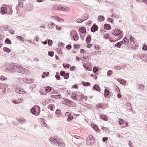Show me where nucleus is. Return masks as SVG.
<instances>
[{
	"label": "nucleus",
	"mask_w": 147,
	"mask_h": 147,
	"mask_svg": "<svg viewBox=\"0 0 147 147\" xmlns=\"http://www.w3.org/2000/svg\"><path fill=\"white\" fill-rule=\"evenodd\" d=\"M35 106V107H38L39 109H40V108L39 107V106H37V105H36V106H34L31 109V112L32 113V114H35V113H36V109H35V108H34V107Z\"/></svg>",
	"instance_id": "13"
},
{
	"label": "nucleus",
	"mask_w": 147,
	"mask_h": 147,
	"mask_svg": "<svg viewBox=\"0 0 147 147\" xmlns=\"http://www.w3.org/2000/svg\"><path fill=\"white\" fill-rule=\"evenodd\" d=\"M98 70V68L94 66L93 69V72L94 73H95Z\"/></svg>",
	"instance_id": "37"
},
{
	"label": "nucleus",
	"mask_w": 147,
	"mask_h": 147,
	"mask_svg": "<svg viewBox=\"0 0 147 147\" xmlns=\"http://www.w3.org/2000/svg\"><path fill=\"white\" fill-rule=\"evenodd\" d=\"M101 53V52L100 51H94L92 53V54H93L94 55H100Z\"/></svg>",
	"instance_id": "36"
},
{
	"label": "nucleus",
	"mask_w": 147,
	"mask_h": 147,
	"mask_svg": "<svg viewBox=\"0 0 147 147\" xmlns=\"http://www.w3.org/2000/svg\"><path fill=\"white\" fill-rule=\"evenodd\" d=\"M59 10L65 12H68L69 11V9L68 7L66 6H60Z\"/></svg>",
	"instance_id": "7"
},
{
	"label": "nucleus",
	"mask_w": 147,
	"mask_h": 147,
	"mask_svg": "<svg viewBox=\"0 0 147 147\" xmlns=\"http://www.w3.org/2000/svg\"><path fill=\"white\" fill-rule=\"evenodd\" d=\"M77 22L79 23H81L83 21L82 20V19H78L77 20H76Z\"/></svg>",
	"instance_id": "60"
},
{
	"label": "nucleus",
	"mask_w": 147,
	"mask_h": 147,
	"mask_svg": "<svg viewBox=\"0 0 147 147\" xmlns=\"http://www.w3.org/2000/svg\"><path fill=\"white\" fill-rule=\"evenodd\" d=\"M60 6H55L53 7V9L54 10H59Z\"/></svg>",
	"instance_id": "39"
},
{
	"label": "nucleus",
	"mask_w": 147,
	"mask_h": 147,
	"mask_svg": "<svg viewBox=\"0 0 147 147\" xmlns=\"http://www.w3.org/2000/svg\"><path fill=\"white\" fill-rule=\"evenodd\" d=\"M111 16L116 18H119V16L116 14H113Z\"/></svg>",
	"instance_id": "51"
},
{
	"label": "nucleus",
	"mask_w": 147,
	"mask_h": 147,
	"mask_svg": "<svg viewBox=\"0 0 147 147\" xmlns=\"http://www.w3.org/2000/svg\"><path fill=\"white\" fill-rule=\"evenodd\" d=\"M111 33L112 34H113L115 36H120L123 35V32L120 29H115L114 30H112L111 32Z\"/></svg>",
	"instance_id": "2"
},
{
	"label": "nucleus",
	"mask_w": 147,
	"mask_h": 147,
	"mask_svg": "<svg viewBox=\"0 0 147 147\" xmlns=\"http://www.w3.org/2000/svg\"><path fill=\"white\" fill-rule=\"evenodd\" d=\"M19 4L18 5L20 6V7H22L23 6V0H18Z\"/></svg>",
	"instance_id": "28"
},
{
	"label": "nucleus",
	"mask_w": 147,
	"mask_h": 147,
	"mask_svg": "<svg viewBox=\"0 0 147 147\" xmlns=\"http://www.w3.org/2000/svg\"><path fill=\"white\" fill-rule=\"evenodd\" d=\"M82 84L85 86H90V83L89 82H85L84 81L82 82Z\"/></svg>",
	"instance_id": "23"
},
{
	"label": "nucleus",
	"mask_w": 147,
	"mask_h": 147,
	"mask_svg": "<svg viewBox=\"0 0 147 147\" xmlns=\"http://www.w3.org/2000/svg\"><path fill=\"white\" fill-rule=\"evenodd\" d=\"M98 27L95 24H93L91 28V31L93 32L98 30Z\"/></svg>",
	"instance_id": "6"
},
{
	"label": "nucleus",
	"mask_w": 147,
	"mask_h": 147,
	"mask_svg": "<svg viewBox=\"0 0 147 147\" xmlns=\"http://www.w3.org/2000/svg\"><path fill=\"white\" fill-rule=\"evenodd\" d=\"M5 43L8 44H11V41L8 38H7L5 40Z\"/></svg>",
	"instance_id": "32"
},
{
	"label": "nucleus",
	"mask_w": 147,
	"mask_h": 147,
	"mask_svg": "<svg viewBox=\"0 0 147 147\" xmlns=\"http://www.w3.org/2000/svg\"><path fill=\"white\" fill-rule=\"evenodd\" d=\"M74 48H76L77 49H78L80 48V45H79L75 44L74 45Z\"/></svg>",
	"instance_id": "58"
},
{
	"label": "nucleus",
	"mask_w": 147,
	"mask_h": 147,
	"mask_svg": "<svg viewBox=\"0 0 147 147\" xmlns=\"http://www.w3.org/2000/svg\"><path fill=\"white\" fill-rule=\"evenodd\" d=\"M109 37V35L107 33L104 34V38L105 39H107Z\"/></svg>",
	"instance_id": "49"
},
{
	"label": "nucleus",
	"mask_w": 147,
	"mask_h": 147,
	"mask_svg": "<svg viewBox=\"0 0 147 147\" xmlns=\"http://www.w3.org/2000/svg\"><path fill=\"white\" fill-rule=\"evenodd\" d=\"M17 121L20 122L21 124H22L25 123V120L23 119H18Z\"/></svg>",
	"instance_id": "20"
},
{
	"label": "nucleus",
	"mask_w": 147,
	"mask_h": 147,
	"mask_svg": "<svg viewBox=\"0 0 147 147\" xmlns=\"http://www.w3.org/2000/svg\"><path fill=\"white\" fill-rule=\"evenodd\" d=\"M55 113L58 115H61V111L59 109H57Z\"/></svg>",
	"instance_id": "48"
},
{
	"label": "nucleus",
	"mask_w": 147,
	"mask_h": 147,
	"mask_svg": "<svg viewBox=\"0 0 147 147\" xmlns=\"http://www.w3.org/2000/svg\"><path fill=\"white\" fill-rule=\"evenodd\" d=\"M107 20L109 22H110L111 23H113V19L112 18H108Z\"/></svg>",
	"instance_id": "50"
},
{
	"label": "nucleus",
	"mask_w": 147,
	"mask_h": 147,
	"mask_svg": "<svg viewBox=\"0 0 147 147\" xmlns=\"http://www.w3.org/2000/svg\"><path fill=\"white\" fill-rule=\"evenodd\" d=\"M94 140V139L92 136H89L87 138V140L90 141H91L92 142H93Z\"/></svg>",
	"instance_id": "26"
},
{
	"label": "nucleus",
	"mask_w": 147,
	"mask_h": 147,
	"mask_svg": "<svg viewBox=\"0 0 147 147\" xmlns=\"http://www.w3.org/2000/svg\"><path fill=\"white\" fill-rule=\"evenodd\" d=\"M80 96L81 97V99H83L85 100H87L88 98L87 96H84L83 94H81Z\"/></svg>",
	"instance_id": "31"
},
{
	"label": "nucleus",
	"mask_w": 147,
	"mask_h": 147,
	"mask_svg": "<svg viewBox=\"0 0 147 147\" xmlns=\"http://www.w3.org/2000/svg\"><path fill=\"white\" fill-rule=\"evenodd\" d=\"M63 67L65 69H68V68L70 66V65L69 64H66L65 65V64H63Z\"/></svg>",
	"instance_id": "40"
},
{
	"label": "nucleus",
	"mask_w": 147,
	"mask_h": 147,
	"mask_svg": "<svg viewBox=\"0 0 147 147\" xmlns=\"http://www.w3.org/2000/svg\"><path fill=\"white\" fill-rule=\"evenodd\" d=\"M65 72L63 71H61L60 73V75L62 76H65Z\"/></svg>",
	"instance_id": "44"
},
{
	"label": "nucleus",
	"mask_w": 147,
	"mask_h": 147,
	"mask_svg": "<svg viewBox=\"0 0 147 147\" xmlns=\"http://www.w3.org/2000/svg\"><path fill=\"white\" fill-rule=\"evenodd\" d=\"M109 91L107 89H105L104 92V95L105 97H106L109 95Z\"/></svg>",
	"instance_id": "12"
},
{
	"label": "nucleus",
	"mask_w": 147,
	"mask_h": 147,
	"mask_svg": "<svg viewBox=\"0 0 147 147\" xmlns=\"http://www.w3.org/2000/svg\"><path fill=\"white\" fill-rule=\"evenodd\" d=\"M94 142H92V141H89L88 140H87L86 141V144H87L89 145H91L92 144H93Z\"/></svg>",
	"instance_id": "35"
},
{
	"label": "nucleus",
	"mask_w": 147,
	"mask_h": 147,
	"mask_svg": "<svg viewBox=\"0 0 147 147\" xmlns=\"http://www.w3.org/2000/svg\"><path fill=\"white\" fill-rule=\"evenodd\" d=\"M1 12L2 14H4L5 13L7 12V9L5 7H2L1 9Z\"/></svg>",
	"instance_id": "16"
},
{
	"label": "nucleus",
	"mask_w": 147,
	"mask_h": 147,
	"mask_svg": "<svg viewBox=\"0 0 147 147\" xmlns=\"http://www.w3.org/2000/svg\"><path fill=\"white\" fill-rule=\"evenodd\" d=\"M88 16L87 17V16H84L83 17L82 19V20L83 21L86 20L88 18Z\"/></svg>",
	"instance_id": "59"
},
{
	"label": "nucleus",
	"mask_w": 147,
	"mask_h": 147,
	"mask_svg": "<svg viewBox=\"0 0 147 147\" xmlns=\"http://www.w3.org/2000/svg\"><path fill=\"white\" fill-rule=\"evenodd\" d=\"M58 74V72L56 73V75H55V77L56 78L57 80H59L60 78V76L59 75H57Z\"/></svg>",
	"instance_id": "54"
},
{
	"label": "nucleus",
	"mask_w": 147,
	"mask_h": 147,
	"mask_svg": "<svg viewBox=\"0 0 147 147\" xmlns=\"http://www.w3.org/2000/svg\"><path fill=\"white\" fill-rule=\"evenodd\" d=\"M91 126L95 131H96L98 130V127L96 125L93 124H92Z\"/></svg>",
	"instance_id": "25"
},
{
	"label": "nucleus",
	"mask_w": 147,
	"mask_h": 147,
	"mask_svg": "<svg viewBox=\"0 0 147 147\" xmlns=\"http://www.w3.org/2000/svg\"><path fill=\"white\" fill-rule=\"evenodd\" d=\"M108 139V138L106 137H104L102 139V141L103 142H105Z\"/></svg>",
	"instance_id": "61"
},
{
	"label": "nucleus",
	"mask_w": 147,
	"mask_h": 147,
	"mask_svg": "<svg viewBox=\"0 0 147 147\" xmlns=\"http://www.w3.org/2000/svg\"><path fill=\"white\" fill-rule=\"evenodd\" d=\"M15 65L14 63H12L10 65L9 67L7 68V69L9 72H13L15 71H16L15 70Z\"/></svg>",
	"instance_id": "5"
},
{
	"label": "nucleus",
	"mask_w": 147,
	"mask_h": 147,
	"mask_svg": "<svg viewBox=\"0 0 147 147\" xmlns=\"http://www.w3.org/2000/svg\"><path fill=\"white\" fill-rule=\"evenodd\" d=\"M100 118L104 121H107V116L105 115H100Z\"/></svg>",
	"instance_id": "10"
},
{
	"label": "nucleus",
	"mask_w": 147,
	"mask_h": 147,
	"mask_svg": "<svg viewBox=\"0 0 147 147\" xmlns=\"http://www.w3.org/2000/svg\"><path fill=\"white\" fill-rule=\"evenodd\" d=\"M55 140L57 142L58 145L61 147H64L65 144L62 139L57 138V137H55Z\"/></svg>",
	"instance_id": "3"
},
{
	"label": "nucleus",
	"mask_w": 147,
	"mask_h": 147,
	"mask_svg": "<svg viewBox=\"0 0 147 147\" xmlns=\"http://www.w3.org/2000/svg\"><path fill=\"white\" fill-rule=\"evenodd\" d=\"M45 90L47 92H49L51 91V88L49 86H47V88L45 89Z\"/></svg>",
	"instance_id": "34"
},
{
	"label": "nucleus",
	"mask_w": 147,
	"mask_h": 147,
	"mask_svg": "<svg viewBox=\"0 0 147 147\" xmlns=\"http://www.w3.org/2000/svg\"><path fill=\"white\" fill-rule=\"evenodd\" d=\"M84 50L83 49H81L80 50V53H84Z\"/></svg>",
	"instance_id": "64"
},
{
	"label": "nucleus",
	"mask_w": 147,
	"mask_h": 147,
	"mask_svg": "<svg viewBox=\"0 0 147 147\" xmlns=\"http://www.w3.org/2000/svg\"><path fill=\"white\" fill-rule=\"evenodd\" d=\"M15 91L19 94H25L26 92L23 89L16 87L15 89Z\"/></svg>",
	"instance_id": "4"
},
{
	"label": "nucleus",
	"mask_w": 147,
	"mask_h": 147,
	"mask_svg": "<svg viewBox=\"0 0 147 147\" xmlns=\"http://www.w3.org/2000/svg\"><path fill=\"white\" fill-rule=\"evenodd\" d=\"M54 54V52L53 51H49L48 52V55L50 57H53Z\"/></svg>",
	"instance_id": "38"
},
{
	"label": "nucleus",
	"mask_w": 147,
	"mask_h": 147,
	"mask_svg": "<svg viewBox=\"0 0 147 147\" xmlns=\"http://www.w3.org/2000/svg\"><path fill=\"white\" fill-rule=\"evenodd\" d=\"M15 71L18 73L25 74H28L30 73L29 70L26 69L22 67L21 65L17 64L15 65Z\"/></svg>",
	"instance_id": "1"
},
{
	"label": "nucleus",
	"mask_w": 147,
	"mask_h": 147,
	"mask_svg": "<svg viewBox=\"0 0 147 147\" xmlns=\"http://www.w3.org/2000/svg\"><path fill=\"white\" fill-rule=\"evenodd\" d=\"M117 80L121 84H124L125 83V81L123 79L118 78V79H117Z\"/></svg>",
	"instance_id": "19"
},
{
	"label": "nucleus",
	"mask_w": 147,
	"mask_h": 147,
	"mask_svg": "<svg viewBox=\"0 0 147 147\" xmlns=\"http://www.w3.org/2000/svg\"><path fill=\"white\" fill-rule=\"evenodd\" d=\"M53 42L52 40L49 39L48 40V44L49 47H51L52 45Z\"/></svg>",
	"instance_id": "43"
},
{
	"label": "nucleus",
	"mask_w": 147,
	"mask_h": 147,
	"mask_svg": "<svg viewBox=\"0 0 147 147\" xmlns=\"http://www.w3.org/2000/svg\"><path fill=\"white\" fill-rule=\"evenodd\" d=\"M76 94L75 93H73L71 95V97L73 100H77V98L76 97Z\"/></svg>",
	"instance_id": "22"
},
{
	"label": "nucleus",
	"mask_w": 147,
	"mask_h": 147,
	"mask_svg": "<svg viewBox=\"0 0 147 147\" xmlns=\"http://www.w3.org/2000/svg\"><path fill=\"white\" fill-rule=\"evenodd\" d=\"M140 59H142L144 61H147V55L144 54L142 55L140 57Z\"/></svg>",
	"instance_id": "8"
},
{
	"label": "nucleus",
	"mask_w": 147,
	"mask_h": 147,
	"mask_svg": "<svg viewBox=\"0 0 147 147\" xmlns=\"http://www.w3.org/2000/svg\"><path fill=\"white\" fill-rule=\"evenodd\" d=\"M79 31L80 32L84 33L86 32V30L85 29V28L84 27H81L79 29Z\"/></svg>",
	"instance_id": "15"
},
{
	"label": "nucleus",
	"mask_w": 147,
	"mask_h": 147,
	"mask_svg": "<svg viewBox=\"0 0 147 147\" xmlns=\"http://www.w3.org/2000/svg\"><path fill=\"white\" fill-rule=\"evenodd\" d=\"M93 88L98 92L100 91V89L98 84H95L93 86Z\"/></svg>",
	"instance_id": "9"
},
{
	"label": "nucleus",
	"mask_w": 147,
	"mask_h": 147,
	"mask_svg": "<svg viewBox=\"0 0 147 147\" xmlns=\"http://www.w3.org/2000/svg\"><path fill=\"white\" fill-rule=\"evenodd\" d=\"M7 78L3 76H1L0 79L1 80H5L7 79Z\"/></svg>",
	"instance_id": "53"
},
{
	"label": "nucleus",
	"mask_w": 147,
	"mask_h": 147,
	"mask_svg": "<svg viewBox=\"0 0 147 147\" xmlns=\"http://www.w3.org/2000/svg\"><path fill=\"white\" fill-rule=\"evenodd\" d=\"M119 121L118 122V123L119 125H122L123 124L124 122L123 121V120L121 119H119Z\"/></svg>",
	"instance_id": "45"
},
{
	"label": "nucleus",
	"mask_w": 147,
	"mask_h": 147,
	"mask_svg": "<svg viewBox=\"0 0 147 147\" xmlns=\"http://www.w3.org/2000/svg\"><path fill=\"white\" fill-rule=\"evenodd\" d=\"M16 38L18 39H19L22 42H24V39L22 36H18L16 37Z\"/></svg>",
	"instance_id": "33"
},
{
	"label": "nucleus",
	"mask_w": 147,
	"mask_h": 147,
	"mask_svg": "<svg viewBox=\"0 0 147 147\" xmlns=\"http://www.w3.org/2000/svg\"><path fill=\"white\" fill-rule=\"evenodd\" d=\"M114 68L116 70H121L122 69V68L121 67L118 66H114Z\"/></svg>",
	"instance_id": "42"
},
{
	"label": "nucleus",
	"mask_w": 147,
	"mask_h": 147,
	"mask_svg": "<svg viewBox=\"0 0 147 147\" xmlns=\"http://www.w3.org/2000/svg\"><path fill=\"white\" fill-rule=\"evenodd\" d=\"M104 28L105 30H110L111 29V26L108 24H105L104 25Z\"/></svg>",
	"instance_id": "11"
},
{
	"label": "nucleus",
	"mask_w": 147,
	"mask_h": 147,
	"mask_svg": "<svg viewBox=\"0 0 147 147\" xmlns=\"http://www.w3.org/2000/svg\"><path fill=\"white\" fill-rule=\"evenodd\" d=\"M115 88L116 89V90L117 92L118 93H120V90L119 89V88H118V87L117 86H115Z\"/></svg>",
	"instance_id": "46"
},
{
	"label": "nucleus",
	"mask_w": 147,
	"mask_h": 147,
	"mask_svg": "<svg viewBox=\"0 0 147 147\" xmlns=\"http://www.w3.org/2000/svg\"><path fill=\"white\" fill-rule=\"evenodd\" d=\"M113 72L111 70H109L107 72V74L108 76H110L112 74Z\"/></svg>",
	"instance_id": "57"
},
{
	"label": "nucleus",
	"mask_w": 147,
	"mask_h": 147,
	"mask_svg": "<svg viewBox=\"0 0 147 147\" xmlns=\"http://www.w3.org/2000/svg\"><path fill=\"white\" fill-rule=\"evenodd\" d=\"M121 42H117L115 44V46L116 47L120 48V47L121 45Z\"/></svg>",
	"instance_id": "41"
},
{
	"label": "nucleus",
	"mask_w": 147,
	"mask_h": 147,
	"mask_svg": "<svg viewBox=\"0 0 147 147\" xmlns=\"http://www.w3.org/2000/svg\"><path fill=\"white\" fill-rule=\"evenodd\" d=\"M55 137H56L55 136L54 137V138H53L52 137H51L50 138V141L51 142V144H56V142L55 141H54L55 139Z\"/></svg>",
	"instance_id": "18"
},
{
	"label": "nucleus",
	"mask_w": 147,
	"mask_h": 147,
	"mask_svg": "<svg viewBox=\"0 0 147 147\" xmlns=\"http://www.w3.org/2000/svg\"><path fill=\"white\" fill-rule=\"evenodd\" d=\"M73 119V115L71 114H69L68 116V118L67 119V121L68 122H70L71 119Z\"/></svg>",
	"instance_id": "14"
},
{
	"label": "nucleus",
	"mask_w": 147,
	"mask_h": 147,
	"mask_svg": "<svg viewBox=\"0 0 147 147\" xmlns=\"http://www.w3.org/2000/svg\"><path fill=\"white\" fill-rule=\"evenodd\" d=\"M57 20L58 21H60L61 22V21L63 22L64 21V20H63V19H60V18H57Z\"/></svg>",
	"instance_id": "63"
},
{
	"label": "nucleus",
	"mask_w": 147,
	"mask_h": 147,
	"mask_svg": "<svg viewBox=\"0 0 147 147\" xmlns=\"http://www.w3.org/2000/svg\"><path fill=\"white\" fill-rule=\"evenodd\" d=\"M3 51L7 53H9L11 51V50L6 47H4L3 49Z\"/></svg>",
	"instance_id": "24"
},
{
	"label": "nucleus",
	"mask_w": 147,
	"mask_h": 147,
	"mask_svg": "<svg viewBox=\"0 0 147 147\" xmlns=\"http://www.w3.org/2000/svg\"><path fill=\"white\" fill-rule=\"evenodd\" d=\"M64 79H68L69 77V74L66 73L65 76H64Z\"/></svg>",
	"instance_id": "47"
},
{
	"label": "nucleus",
	"mask_w": 147,
	"mask_h": 147,
	"mask_svg": "<svg viewBox=\"0 0 147 147\" xmlns=\"http://www.w3.org/2000/svg\"><path fill=\"white\" fill-rule=\"evenodd\" d=\"M91 38L90 36L88 35L86 38V40L88 43H90L91 40Z\"/></svg>",
	"instance_id": "29"
},
{
	"label": "nucleus",
	"mask_w": 147,
	"mask_h": 147,
	"mask_svg": "<svg viewBox=\"0 0 147 147\" xmlns=\"http://www.w3.org/2000/svg\"><path fill=\"white\" fill-rule=\"evenodd\" d=\"M77 34H76L73 36V37L74 40L76 41L77 40H78L79 38V37L77 36Z\"/></svg>",
	"instance_id": "27"
},
{
	"label": "nucleus",
	"mask_w": 147,
	"mask_h": 147,
	"mask_svg": "<svg viewBox=\"0 0 147 147\" xmlns=\"http://www.w3.org/2000/svg\"><path fill=\"white\" fill-rule=\"evenodd\" d=\"M144 86L143 85L140 84L138 86V88L140 91L144 89Z\"/></svg>",
	"instance_id": "30"
},
{
	"label": "nucleus",
	"mask_w": 147,
	"mask_h": 147,
	"mask_svg": "<svg viewBox=\"0 0 147 147\" xmlns=\"http://www.w3.org/2000/svg\"><path fill=\"white\" fill-rule=\"evenodd\" d=\"M71 48V45L69 44L66 46V48L68 49H70Z\"/></svg>",
	"instance_id": "56"
},
{
	"label": "nucleus",
	"mask_w": 147,
	"mask_h": 147,
	"mask_svg": "<svg viewBox=\"0 0 147 147\" xmlns=\"http://www.w3.org/2000/svg\"><path fill=\"white\" fill-rule=\"evenodd\" d=\"M75 68V67L74 66H72L71 67H70V69L71 71H74V70Z\"/></svg>",
	"instance_id": "62"
},
{
	"label": "nucleus",
	"mask_w": 147,
	"mask_h": 147,
	"mask_svg": "<svg viewBox=\"0 0 147 147\" xmlns=\"http://www.w3.org/2000/svg\"><path fill=\"white\" fill-rule=\"evenodd\" d=\"M142 49L144 51L147 50V46L146 45L144 44L143 45Z\"/></svg>",
	"instance_id": "55"
},
{
	"label": "nucleus",
	"mask_w": 147,
	"mask_h": 147,
	"mask_svg": "<svg viewBox=\"0 0 147 147\" xmlns=\"http://www.w3.org/2000/svg\"><path fill=\"white\" fill-rule=\"evenodd\" d=\"M105 19V17L103 16L100 15L98 16V20L100 22H101L104 21Z\"/></svg>",
	"instance_id": "17"
},
{
	"label": "nucleus",
	"mask_w": 147,
	"mask_h": 147,
	"mask_svg": "<svg viewBox=\"0 0 147 147\" xmlns=\"http://www.w3.org/2000/svg\"><path fill=\"white\" fill-rule=\"evenodd\" d=\"M123 41L124 44H127L128 45V44L129 43V41L128 39H127V38L126 37H124L123 39Z\"/></svg>",
	"instance_id": "21"
},
{
	"label": "nucleus",
	"mask_w": 147,
	"mask_h": 147,
	"mask_svg": "<svg viewBox=\"0 0 147 147\" xmlns=\"http://www.w3.org/2000/svg\"><path fill=\"white\" fill-rule=\"evenodd\" d=\"M134 37L132 36H129V40L131 42H132L134 41Z\"/></svg>",
	"instance_id": "52"
}]
</instances>
